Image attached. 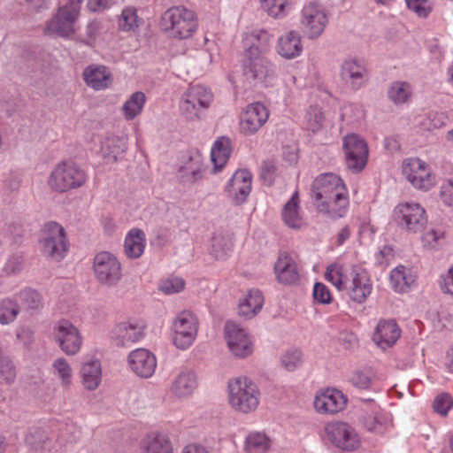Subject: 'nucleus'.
Wrapping results in <instances>:
<instances>
[{
  "label": "nucleus",
  "instance_id": "13",
  "mask_svg": "<svg viewBox=\"0 0 453 453\" xmlns=\"http://www.w3.org/2000/svg\"><path fill=\"white\" fill-rule=\"evenodd\" d=\"M93 271L96 280L104 286L114 287L122 279V265L111 252H98L93 261Z\"/></svg>",
  "mask_w": 453,
  "mask_h": 453
},
{
  "label": "nucleus",
  "instance_id": "18",
  "mask_svg": "<svg viewBox=\"0 0 453 453\" xmlns=\"http://www.w3.org/2000/svg\"><path fill=\"white\" fill-rule=\"evenodd\" d=\"M268 118L269 111L263 104H250L240 114L239 130L244 135H252L266 123Z\"/></svg>",
  "mask_w": 453,
  "mask_h": 453
},
{
  "label": "nucleus",
  "instance_id": "58",
  "mask_svg": "<svg viewBox=\"0 0 453 453\" xmlns=\"http://www.w3.org/2000/svg\"><path fill=\"white\" fill-rule=\"evenodd\" d=\"M410 10L418 17L426 18L430 13L432 7L427 0H405Z\"/></svg>",
  "mask_w": 453,
  "mask_h": 453
},
{
  "label": "nucleus",
  "instance_id": "50",
  "mask_svg": "<svg viewBox=\"0 0 453 453\" xmlns=\"http://www.w3.org/2000/svg\"><path fill=\"white\" fill-rule=\"evenodd\" d=\"M303 362V356L298 349H288L280 356V364L288 371L299 368Z\"/></svg>",
  "mask_w": 453,
  "mask_h": 453
},
{
  "label": "nucleus",
  "instance_id": "9",
  "mask_svg": "<svg viewBox=\"0 0 453 453\" xmlns=\"http://www.w3.org/2000/svg\"><path fill=\"white\" fill-rule=\"evenodd\" d=\"M299 21L303 35L310 40L317 39L329 23L328 10L317 0L308 1L301 10Z\"/></svg>",
  "mask_w": 453,
  "mask_h": 453
},
{
  "label": "nucleus",
  "instance_id": "7",
  "mask_svg": "<svg viewBox=\"0 0 453 453\" xmlns=\"http://www.w3.org/2000/svg\"><path fill=\"white\" fill-rule=\"evenodd\" d=\"M199 321L195 313L184 310L172 319L170 335L173 344L179 349H189L196 340Z\"/></svg>",
  "mask_w": 453,
  "mask_h": 453
},
{
  "label": "nucleus",
  "instance_id": "16",
  "mask_svg": "<svg viewBox=\"0 0 453 453\" xmlns=\"http://www.w3.org/2000/svg\"><path fill=\"white\" fill-rule=\"evenodd\" d=\"M323 436L336 448L343 450H354L360 444L355 428L346 422L332 421L326 424Z\"/></svg>",
  "mask_w": 453,
  "mask_h": 453
},
{
  "label": "nucleus",
  "instance_id": "57",
  "mask_svg": "<svg viewBox=\"0 0 453 453\" xmlns=\"http://www.w3.org/2000/svg\"><path fill=\"white\" fill-rule=\"evenodd\" d=\"M19 298L26 307L31 309L39 307L42 303L41 295L33 289H26L20 292Z\"/></svg>",
  "mask_w": 453,
  "mask_h": 453
},
{
  "label": "nucleus",
  "instance_id": "60",
  "mask_svg": "<svg viewBox=\"0 0 453 453\" xmlns=\"http://www.w3.org/2000/svg\"><path fill=\"white\" fill-rule=\"evenodd\" d=\"M0 375L7 382L11 383L16 377V372L12 363L9 359L0 361Z\"/></svg>",
  "mask_w": 453,
  "mask_h": 453
},
{
  "label": "nucleus",
  "instance_id": "20",
  "mask_svg": "<svg viewBox=\"0 0 453 453\" xmlns=\"http://www.w3.org/2000/svg\"><path fill=\"white\" fill-rule=\"evenodd\" d=\"M273 271L277 281L282 285H296L301 280L302 265L295 256L288 252L279 254Z\"/></svg>",
  "mask_w": 453,
  "mask_h": 453
},
{
  "label": "nucleus",
  "instance_id": "29",
  "mask_svg": "<svg viewBox=\"0 0 453 453\" xmlns=\"http://www.w3.org/2000/svg\"><path fill=\"white\" fill-rule=\"evenodd\" d=\"M341 77L352 89L357 90L367 82L368 71L363 63L349 58L342 65Z\"/></svg>",
  "mask_w": 453,
  "mask_h": 453
},
{
  "label": "nucleus",
  "instance_id": "11",
  "mask_svg": "<svg viewBox=\"0 0 453 453\" xmlns=\"http://www.w3.org/2000/svg\"><path fill=\"white\" fill-rule=\"evenodd\" d=\"M82 2L83 0H68L66 4L60 6L57 14L48 23L45 34L62 37L74 34Z\"/></svg>",
  "mask_w": 453,
  "mask_h": 453
},
{
  "label": "nucleus",
  "instance_id": "6",
  "mask_svg": "<svg viewBox=\"0 0 453 453\" xmlns=\"http://www.w3.org/2000/svg\"><path fill=\"white\" fill-rule=\"evenodd\" d=\"M86 181V173L75 163L62 161L58 163L50 173L47 185L53 192L65 193L81 188Z\"/></svg>",
  "mask_w": 453,
  "mask_h": 453
},
{
  "label": "nucleus",
  "instance_id": "56",
  "mask_svg": "<svg viewBox=\"0 0 453 453\" xmlns=\"http://www.w3.org/2000/svg\"><path fill=\"white\" fill-rule=\"evenodd\" d=\"M449 120L448 116L443 112L433 111L427 116V122L423 123L424 128L427 130L439 129L444 127Z\"/></svg>",
  "mask_w": 453,
  "mask_h": 453
},
{
  "label": "nucleus",
  "instance_id": "40",
  "mask_svg": "<svg viewBox=\"0 0 453 453\" xmlns=\"http://www.w3.org/2000/svg\"><path fill=\"white\" fill-rule=\"evenodd\" d=\"M50 373L62 388H68L72 386L74 372L71 363L66 358L63 357L55 358L50 365Z\"/></svg>",
  "mask_w": 453,
  "mask_h": 453
},
{
  "label": "nucleus",
  "instance_id": "53",
  "mask_svg": "<svg viewBox=\"0 0 453 453\" xmlns=\"http://www.w3.org/2000/svg\"><path fill=\"white\" fill-rule=\"evenodd\" d=\"M439 198L447 207H453V176L445 178L439 189Z\"/></svg>",
  "mask_w": 453,
  "mask_h": 453
},
{
  "label": "nucleus",
  "instance_id": "44",
  "mask_svg": "<svg viewBox=\"0 0 453 453\" xmlns=\"http://www.w3.org/2000/svg\"><path fill=\"white\" fill-rule=\"evenodd\" d=\"M127 149V141L125 137L111 136L107 137L102 144V153L109 161H116L119 157L123 155Z\"/></svg>",
  "mask_w": 453,
  "mask_h": 453
},
{
  "label": "nucleus",
  "instance_id": "43",
  "mask_svg": "<svg viewBox=\"0 0 453 453\" xmlns=\"http://www.w3.org/2000/svg\"><path fill=\"white\" fill-rule=\"evenodd\" d=\"M271 448L272 440L264 432H250L243 441L244 453H268Z\"/></svg>",
  "mask_w": 453,
  "mask_h": 453
},
{
  "label": "nucleus",
  "instance_id": "26",
  "mask_svg": "<svg viewBox=\"0 0 453 453\" xmlns=\"http://www.w3.org/2000/svg\"><path fill=\"white\" fill-rule=\"evenodd\" d=\"M402 334L401 328L394 319H381L378 322L372 334V342L381 349L393 347Z\"/></svg>",
  "mask_w": 453,
  "mask_h": 453
},
{
  "label": "nucleus",
  "instance_id": "12",
  "mask_svg": "<svg viewBox=\"0 0 453 453\" xmlns=\"http://www.w3.org/2000/svg\"><path fill=\"white\" fill-rule=\"evenodd\" d=\"M393 219L400 227L414 234L420 232L427 223L425 208L413 201L399 203L393 211Z\"/></svg>",
  "mask_w": 453,
  "mask_h": 453
},
{
  "label": "nucleus",
  "instance_id": "8",
  "mask_svg": "<svg viewBox=\"0 0 453 453\" xmlns=\"http://www.w3.org/2000/svg\"><path fill=\"white\" fill-rule=\"evenodd\" d=\"M39 245L44 256L56 261L62 260L69 247L65 228L57 222H47L41 229Z\"/></svg>",
  "mask_w": 453,
  "mask_h": 453
},
{
  "label": "nucleus",
  "instance_id": "28",
  "mask_svg": "<svg viewBox=\"0 0 453 453\" xmlns=\"http://www.w3.org/2000/svg\"><path fill=\"white\" fill-rule=\"evenodd\" d=\"M358 267V265L339 260L327 266L325 278L339 291H344Z\"/></svg>",
  "mask_w": 453,
  "mask_h": 453
},
{
  "label": "nucleus",
  "instance_id": "38",
  "mask_svg": "<svg viewBox=\"0 0 453 453\" xmlns=\"http://www.w3.org/2000/svg\"><path fill=\"white\" fill-rule=\"evenodd\" d=\"M86 84L96 90L107 88L112 81L111 72L104 65H92L83 72Z\"/></svg>",
  "mask_w": 453,
  "mask_h": 453
},
{
  "label": "nucleus",
  "instance_id": "27",
  "mask_svg": "<svg viewBox=\"0 0 453 453\" xmlns=\"http://www.w3.org/2000/svg\"><path fill=\"white\" fill-rule=\"evenodd\" d=\"M252 175L245 169L237 170L232 176L226 191L235 204L244 203L251 191Z\"/></svg>",
  "mask_w": 453,
  "mask_h": 453
},
{
  "label": "nucleus",
  "instance_id": "45",
  "mask_svg": "<svg viewBox=\"0 0 453 453\" xmlns=\"http://www.w3.org/2000/svg\"><path fill=\"white\" fill-rule=\"evenodd\" d=\"M146 103V96L143 92L133 93L122 106V114L127 120H132L139 116Z\"/></svg>",
  "mask_w": 453,
  "mask_h": 453
},
{
  "label": "nucleus",
  "instance_id": "2",
  "mask_svg": "<svg viewBox=\"0 0 453 453\" xmlns=\"http://www.w3.org/2000/svg\"><path fill=\"white\" fill-rule=\"evenodd\" d=\"M311 196L318 211L331 219L344 217L349 210V190L343 180L334 173L316 177L311 186Z\"/></svg>",
  "mask_w": 453,
  "mask_h": 453
},
{
  "label": "nucleus",
  "instance_id": "41",
  "mask_svg": "<svg viewBox=\"0 0 453 453\" xmlns=\"http://www.w3.org/2000/svg\"><path fill=\"white\" fill-rule=\"evenodd\" d=\"M232 151L231 140L222 136L218 138L211 150V160L214 165V171H220L229 159Z\"/></svg>",
  "mask_w": 453,
  "mask_h": 453
},
{
  "label": "nucleus",
  "instance_id": "42",
  "mask_svg": "<svg viewBox=\"0 0 453 453\" xmlns=\"http://www.w3.org/2000/svg\"><path fill=\"white\" fill-rule=\"evenodd\" d=\"M178 176L183 184L197 183L204 176V166L198 157H191L180 168Z\"/></svg>",
  "mask_w": 453,
  "mask_h": 453
},
{
  "label": "nucleus",
  "instance_id": "61",
  "mask_svg": "<svg viewBox=\"0 0 453 453\" xmlns=\"http://www.w3.org/2000/svg\"><path fill=\"white\" fill-rule=\"evenodd\" d=\"M440 288L443 293L453 295V265L441 276Z\"/></svg>",
  "mask_w": 453,
  "mask_h": 453
},
{
  "label": "nucleus",
  "instance_id": "21",
  "mask_svg": "<svg viewBox=\"0 0 453 453\" xmlns=\"http://www.w3.org/2000/svg\"><path fill=\"white\" fill-rule=\"evenodd\" d=\"M347 402V396L341 390L326 388L316 393L313 405L320 414H335L345 409Z\"/></svg>",
  "mask_w": 453,
  "mask_h": 453
},
{
  "label": "nucleus",
  "instance_id": "22",
  "mask_svg": "<svg viewBox=\"0 0 453 453\" xmlns=\"http://www.w3.org/2000/svg\"><path fill=\"white\" fill-rule=\"evenodd\" d=\"M265 304V296L257 288L243 291L237 299L236 314L244 320L257 317Z\"/></svg>",
  "mask_w": 453,
  "mask_h": 453
},
{
  "label": "nucleus",
  "instance_id": "33",
  "mask_svg": "<svg viewBox=\"0 0 453 453\" xmlns=\"http://www.w3.org/2000/svg\"><path fill=\"white\" fill-rule=\"evenodd\" d=\"M233 250L232 234L224 231H217L213 234L208 250L216 260H226L231 255Z\"/></svg>",
  "mask_w": 453,
  "mask_h": 453
},
{
  "label": "nucleus",
  "instance_id": "51",
  "mask_svg": "<svg viewBox=\"0 0 453 453\" xmlns=\"http://www.w3.org/2000/svg\"><path fill=\"white\" fill-rule=\"evenodd\" d=\"M185 285V280L181 277L172 275L160 280L158 289L165 295H173L181 292Z\"/></svg>",
  "mask_w": 453,
  "mask_h": 453
},
{
  "label": "nucleus",
  "instance_id": "52",
  "mask_svg": "<svg viewBox=\"0 0 453 453\" xmlns=\"http://www.w3.org/2000/svg\"><path fill=\"white\" fill-rule=\"evenodd\" d=\"M19 313L18 305L10 299L0 302V323L9 324L12 322Z\"/></svg>",
  "mask_w": 453,
  "mask_h": 453
},
{
  "label": "nucleus",
  "instance_id": "59",
  "mask_svg": "<svg viewBox=\"0 0 453 453\" xmlns=\"http://www.w3.org/2000/svg\"><path fill=\"white\" fill-rule=\"evenodd\" d=\"M313 298L319 303L327 304L332 302V294L329 288L321 282H317L313 287Z\"/></svg>",
  "mask_w": 453,
  "mask_h": 453
},
{
  "label": "nucleus",
  "instance_id": "3",
  "mask_svg": "<svg viewBox=\"0 0 453 453\" xmlns=\"http://www.w3.org/2000/svg\"><path fill=\"white\" fill-rule=\"evenodd\" d=\"M226 401L230 408L237 412L253 413L260 404L261 392L251 379L245 376L235 377L227 381Z\"/></svg>",
  "mask_w": 453,
  "mask_h": 453
},
{
  "label": "nucleus",
  "instance_id": "34",
  "mask_svg": "<svg viewBox=\"0 0 453 453\" xmlns=\"http://www.w3.org/2000/svg\"><path fill=\"white\" fill-rule=\"evenodd\" d=\"M417 280L416 273L409 267L398 265L390 273V286L398 293L409 292Z\"/></svg>",
  "mask_w": 453,
  "mask_h": 453
},
{
  "label": "nucleus",
  "instance_id": "37",
  "mask_svg": "<svg viewBox=\"0 0 453 453\" xmlns=\"http://www.w3.org/2000/svg\"><path fill=\"white\" fill-rule=\"evenodd\" d=\"M142 453H173V443L168 435L153 432L141 441Z\"/></svg>",
  "mask_w": 453,
  "mask_h": 453
},
{
  "label": "nucleus",
  "instance_id": "14",
  "mask_svg": "<svg viewBox=\"0 0 453 453\" xmlns=\"http://www.w3.org/2000/svg\"><path fill=\"white\" fill-rule=\"evenodd\" d=\"M224 339L229 351L236 357L244 358L253 353V337L246 328L234 321L226 322Z\"/></svg>",
  "mask_w": 453,
  "mask_h": 453
},
{
  "label": "nucleus",
  "instance_id": "15",
  "mask_svg": "<svg viewBox=\"0 0 453 453\" xmlns=\"http://www.w3.org/2000/svg\"><path fill=\"white\" fill-rule=\"evenodd\" d=\"M342 149L348 168L353 173L363 171L369 157L365 140L357 134H349L342 139Z\"/></svg>",
  "mask_w": 453,
  "mask_h": 453
},
{
  "label": "nucleus",
  "instance_id": "30",
  "mask_svg": "<svg viewBox=\"0 0 453 453\" xmlns=\"http://www.w3.org/2000/svg\"><path fill=\"white\" fill-rule=\"evenodd\" d=\"M303 50L302 36L297 31H288L278 39L276 50L283 58H296L302 54Z\"/></svg>",
  "mask_w": 453,
  "mask_h": 453
},
{
  "label": "nucleus",
  "instance_id": "32",
  "mask_svg": "<svg viewBox=\"0 0 453 453\" xmlns=\"http://www.w3.org/2000/svg\"><path fill=\"white\" fill-rule=\"evenodd\" d=\"M285 225L293 229H301L306 226L307 222L300 208L298 191H295L291 198L285 203L281 211Z\"/></svg>",
  "mask_w": 453,
  "mask_h": 453
},
{
  "label": "nucleus",
  "instance_id": "1",
  "mask_svg": "<svg viewBox=\"0 0 453 453\" xmlns=\"http://www.w3.org/2000/svg\"><path fill=\"white\" fill-rule=\"evenodd\" d=\"M269 39L268 33L262 29H254L243 35L241 66L244 81L249 84L265 83L273 76L272 65L265 58Z\"/></svg>",
  "mask_w": 453,
  "mask_h": 453
},
{
  "label": "nucleus",
  "instance_id": "10",
  "mask_svg": "<svg viewBox=\"0 0 453 453\" xmlns=\"http://www.w3.org/2000/svg\"><path fill=\"white\" fill-rule=\"evenodd\" d=\"M213 97L212 92L207 87L192 85L182 95L179 105L180 112L188 120L198 119L202 112L211 105Z\"/></svg>",
  "mask_w": 453,
  "mask_h": 453
},
{
  "label": "nucleus",
  "instance_id": "54",
  "mask_svg": "<svg viewBox=\"0 0 453 453\" xmlns=\"http://www.w3.org/2000/svg\"><path fill=\"white\" fill-rule=\"evenodd\" d=\"M452 407L453 399L450 395L447 393H441L434 398L433 408L438 414L446 416Z\"/></svg>",
  "mask_w": 453,
  "mask_h": 453
},
{
  "label": "nucleus",
  "instance_id": "64",
  "mask_svg": "<svg viewBox=\"0 0 453 453\" xmlns=\"http://www.w3.org/2000/svg\"><path fill=\"white\" fill-rule=\"evenodd\" d=\"M114 0H88V8L92 12H102L111 8Z\"/></svg>",
  "mask_w": 453,
  "mask_h": 453
},
{
  "label": "nucleus",
  "instance_id": "23",
  "mask_svg": "<svg viewBox=\"0 0 453 453\" xmlns=\"http://www.w3.org/2000/svg\"><path fill=\"white\" fill-rule=\"evenodd\" d=\"M79 378L86 391H96L103 381L102 363L96 357H85L81 364Z\"/></svg>",
  "mask_w": 453,
  "mask_h": 453
},
{
  "label": "nucleus",
  "instance_id": "47",
  "mask_svg": "<svg viewBox=\"0 0 453 453\" xmlns=\"http://www.w3.org/2000/svg\"><path fill=\"white\" fill-rule=\"evenodd\" d=\"M388 95L394 104H402L410 100L412 95V89L410 83L398 81L390 85Z\"/></svg>",
  "mask_w": 453,
  "mask_h": 453
},
{
  "label": "nucleus",
  "instance_id": "35",
  "mask_svg": "<svg viewBox=\"0 0 453 453\" xmlns=\"http://www.w3.org/2000/svg\"><path fill=\"white\" fill-rule=\"evenodd\" d=\"M389 416L384 412L378 405L369 403V410L364 417V426L370 432L375 434H383L390 425Z\"/></svg>",
  "mask_w": 453,
  "mask_h": 453
},
{
  "label": "nucleus",
  "instance_id": "55",
  "mask_svg": "<svg viewBox=\"0 0 453 453\" xmlns=\"http://www.w3.org/2000/svg\"><path fill=\"white\" fill-rule=\"evenodd\" d=\"M444 232L441 230L430 229L423 234L421 240L424 247L435 249L441 244L444 240Z\"/></svg>",
  "mask_w": 453,
  "mask_h": 453
},
{
  "label": "nucleus",
  "instance_id": "39",
  "mask_svg": "<svg viewBox=\"0 0 453 453\" xmlns=\"http://www.w3.org/2000/svg\"><path fill=\"white\" fill-rule=\"evenodd\" d=\"M146 247L145 233L139 228L130 229L124 241V253L128 258L140 257Z\"/></svg>",
  "mask_w": 453,
  "mask_h": 453
},
{
  "label": "nucleus",
  "instance_id": "49",
  "mask_svg": "<svg viewBox=\"0 0 453 453\" xmlns=\"http://www.w3.org/2000/svg\"><path fill=\"white\" fill-rule=\"evenodd\" d=\"M376 380V375L371 368L357 370L350 377L351 383L361 389L370 388Z\"/></svg>",
  "mask_w": 453,
  "mask_h": 453
},
{
  "label": "nucleus",
  "instance_id": "17",
  "mask_svg": "<svg viewBox=\"0 0 453 453\" xmlns=\"http://www.w3.org/2000/svg\"><path fill=\"white\" fill-rule=\"evenodd\" d=\"M52 337L59 349L67 356L77 355L83 344V338L78 327L66 319L59 320L54 326Z\"/></svg>",
  "mask_w": 453,
  "mask_h": 453
},
{
  "label": "nucleus",
  "instance_id": "4",
  "mask_svg": "<svg viewBox=\"0 0 453 453\" xmlns=\"http://www.w3.org/2000/svg\"><path fill=\"white\" fill-rule=\"evenodd\" d=\"M160 28L172 39L188 40L196 33L198 19L192 10L184 6H173L162 14Z\"/></svg>",
  "mask_w": 453,
  "mask_h": 453
},
{
  "label": "nucleus",
  "instance_id": "36",
  "mask_svg": "<svg viewBox=\"0 0 453 453\" xmlns=\"http://www.w3.org/2000/svg\"><path fill=\"white\" fill-rule=\"evenodd\" d=\"M117 28L119 32L136 35L143 25V19L138 15V10L131 5L125 6L118 15Z\"/></svg>",
  "mask_w": 453,
  "mask_h": 453
},
{
  "label": "nucleus",
  "instance_id": "62",
  "mask_svg": "<svg viewBox=\"0 0 453 453\" xmlns=\"http://www.w3.org/2000/svg\"><path fill=\"white\" fill-rule=\"evenodd\" d=\"M363 111L360 107L355 104H348L342 108V120H350L351 119H358L362 117Z\"/></svg>",
  "mask_w": 453,
  "mask_h": 453
},
{
  "label": "nucleus",
  "instance_id": "24",
  "mask_svg": "<svg viewBox=\"0 0 453 453\" xmlns=\"http://www.w3.org/2000/svg\"><path fill=\"white\" fill-rule=\"evenodd\" d=\"M127 364L134 374L148 379L155 373L157 358L152 352L146 349H136L128 354Z\"/></svg>",
  "mask_w": 453,
  "mask_h": 453
},
{
  "label": "nucleus",
  "instance_id": "46",
  "mask_svg": "<svg viewBox=\"0 0 453 453\" xmlns=\"http://www.w3.org/2000/svg\"><path fill=\"white\" fill-rule=\"evenodd\" d=\"M259 3L262 10L274 19L286 17L292 4L291 0H259Z\"/></svg>",
  "mask_w": 453,
  "mask_h": 453
},
{
  "label": "nucleus",
  "instance_id": "48",
  "mask_svg": "<svg viewBox=\"0 0 453 453\" xmlns=\"http://www.w3.org/2000/svg\"><path fill=\"white\" fill-rule=\"evenodd\" d=\"M324 122L325 117L321 109L318 106H310L304 115L303 125L307 130L316 133L321 130Z\"/></svg>",
  "mask_w": 453,
  "mask_h": 453
},
{
  "label": "nucleus",
  "instance_id": "31",
  "mask_svg": "<svg viewBox=\"0 0 453 453\" xmlns=\"http://www.w3.org/2000/svg\"><path fill=\"white\" fill-rule=\"evenodd\" d=\"M197 388V378L191 371L180 372L172 381L169 393L178 399H185L193 395Z\"/></svg>",
  "mask_w": 453,
  "mask_h": 453
},
{
  "label": "nucleus",
  "instance_id": "19",
  "mask_svg": "<svg viewBox=\"0 0 453 453\" xmlns=\"http://www.w3.org/2000/svg\"><path fill=\"white\" fill-rule=\"evenodd\" d=\"M145 334V324L136 319H130L115 325L111 334L116 345L129 347L141 341Z\"/></svg>",
  "mask_w": 453,
  "mask_h": 453
},
{
  "label": "nucleus",
  "instance_id": "5",
  "mask_svg": "<svg viewBox=\"0 0 453 453\" xmlns=\"http://www.w3.org/2000/svg\"><path fill=\"white\" fill-rule=\"evenodd\" d=\"M400 170L405 180L416 190L428 192L438 183L437 174L431 165L418 157L404 158Z\"/></svg>",
  "mask_w": 453,
  "mask_h": 453
},
{
  "label": "nucleus",
  "instance_id": "25",
  "mask_svg": "<svg viewBox=\"0 0 453 453\" xmlns=\"http://www.w3.org/2000/svg\"><path fill=\"white\" fill-rule=\"evenodd\" d=\"M349 280L344 290L345 294L355 303H365L372 291V281L369 273L359 266Z\"/></svg>",
  "mask_w": 453,
  "mask_h": 453
},
{
  "label": "nucleus",
  "instance_id": "63",
  "mask_svg": "<svg viewBox=\"0 0 453 453\" xmlns=\"http://www.w3.org/2000/svg\"><path fill=\"white\" fill-rule=\"evenodd\" d=\"M276 173V166L271 161H265L262 164L261 166V177L265 181H267L268 184H271L274 179Z\"/></svg>",
  "mask_w": 453,
  "mask_h": 453
}]
</instances>
